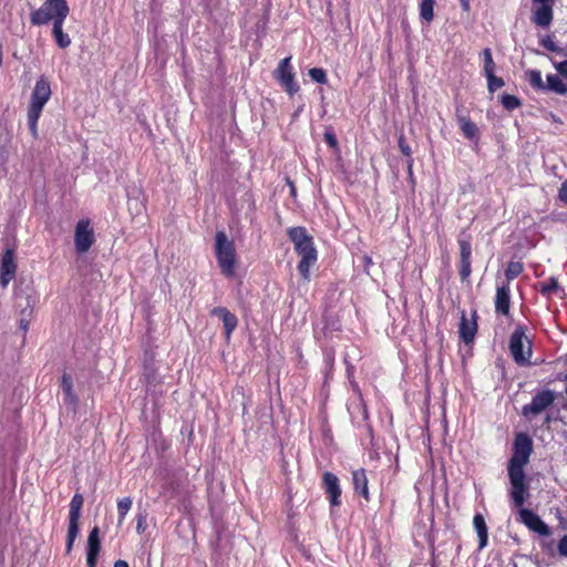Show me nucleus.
I'll use <instances>...</instances> for the list:
<instances>
[{
    "label": "nucleus",
    "instance_id": "nucleus-1",
    "mask_svg": "<svg viewBox=\"0 0 567 567\" xmlns=\"http://www.w3.org/2000/svg\"><path fill=\"white\" fill-rule=\"evenodd\" d=\"M532 450L533 444L529 436L523 433L517 434L514 442V453L508 464V477L511 499L518 507L524 504L528 496L524 466L529 461Z\"/></svg>",
    "mask_w": 567,
    "mask_h": 567
},
{
    "label": "nucleus",
    "instance_id": "nucleus-2",
    "mask_svg": "<svg viewBox=\"0 0 567 567\" xmlns=\"http://www.w3.org/2000/svg\"><path fill=\"white\" fill-rule=\"evenodd\" d=\"M50 96V83L44 78H40L34 85L28 111V124L33 137L38 136V120Z\"/></svg>",
    "mask_w": 567,
    "mask_h": 567
},
{
    "label": "nucleus",
    "instance_id": "nucleus-3",
    "mask_svg": "<svg viewBox=\"0 0 567 567\" xmlns=\"http://www.w3.org/2000/svg\"><path fill=\"white\" fill-rule=\"evenodd\" d=\"M215 255L223 275L233 277L236 270L235 245L223 230L215 236Z\"/></svg>",
    "mask_w": 567,
    "mask_h": 567
},
{
    "label": "nucleus",
    "instance_id": "nucleus-4",
    "mask_svg": "<svg viewBox=\"0 0 567 567\" xmlns=\"http://www.w3.org/2000/svg\"><path fill=\"white\" fill-rule=\"evenodd\" d=\"M70 12L65 0H45L43 4L31 13V23L34 25L47 24L49 21H64Z\"/></svg>",
    "mask_w": 567,
    "mask_h": 567
},
{
    "label": "nucleus",
    "instance_id": "nucleus-5",
    "mask_svg": "<svg viewBox=\"0 0 567 567\" xmlns=\"http://www.w3.org/2000/svg\"><path fill=\"white\" fill-rule=\"evenodd\" d=\"M508 349L518 365H526L532 359V341L524 327L517 326L509 337Z\"/></svg>",
    "mask_w": 567,
    "mask_h": 567
},
{
    "label": "nucleus",
    "instance_id": "nucleus-6",
    "mask_svg": "<svg viewBox=\"0 0 567 567\" xmlns=\"http://www.w3.org/2000/svg\"><path fill=\"white\" fill-rule=\"evenodd\" d=\"M83 496L81 494H75L70 503L69 528L66 538L68 553L71 551L73 543L79 535V519L81 517V508L83 506Z\"/></svg>",
    "mask_w": 567,
    "mask_h": 567
},
{
    "label": "nucleus",
    "instance_id": "nucleus-7",
    "mask_svg": "<svg viewBox=\"0 0 567 567\" xmlns=\"http://www.w3.org/2000/svg\"><path fill=\"white\" fill-rule=\"evenodd\" d=\"M291 58L282 59L275 70V78L289 95L299 91V85L295 81V73L291 66Z\"/></svg>",
    "mask_w": 567,
    "mask_h": 567
},
{
    "label": "nucleus",
    "instance_id": "nucleus-8",
    "mask_svg": "<svg viewBox=\"0 0 567 567\" xmlns=\"http://www.w3.org/2000/svg\"><path fill=\"white\" fill-rule=\"evenodd\" d=\"M74 243L76 251L80 254L86 252L94 243L93 229L90 227L87 219H81L75 226Z\"/></svg>",
    "mask_w": 567,
    "mask_h": 567
},
{
    "label": "nucleus",
    "instance_id": "nucleus-9",
    "mask_svg": "<svg viewBox=\"0 0 567 567\" xmlns=\"http://www.w3.org/2000/svg\"><path fill=\"white\" fill-rule=\"evenodd\" d=\"M300 256V262L298 265V270L301 274L302 278L306 281L310 280V267L315 265L317 261V250L312 245H308L307 247H301V249L296 250Z\"/></svg>",
    "mask_w": 567,
    "mask_h": 567
},
{
    "label": "nucleus",
    "instance_id": "nucleus-10",
    "mask_svg": "<svg viewBox=\"0 0 567 567\" xmlns=\"http://www.w3.org/2000/svg\"><path fill=\"white\" fill-rule=\"evenodd\" d=\"M322 485L326 494L329 497L331 506H339L341 501V487L339 478L331 472H324L322 476Z\"/></svg>",
    "mask_w": 567,
    "mask_h": 567
},
{
    "label": "nucleus",
    "instance_id": "nucleus-11",
    "mask_svg": "<svg viewBox=\"0 0 567 567\" xmlns=\"http://www.w3.org/2000/svg\"><path fill=\"white\" fill-rule=\"evenodd\" d=\"M16 271L17 264L14 260V251L12 249H7L1 259L0 285L2 287H7L14 278Z\"/></svg>",
    "mask_w": 567,
    "mask_h": 567
},
{
    "label": "nucleus",
    "instance_id": "nucleus-12",
    "mask_svg": "<svg viewBox=\"0 0 567 567\" xmlns=\"http://www.w3.org/2000/svg\"><path fill=\"white\" fill-rule=\"evenodd\" d=\"M519 519L524 523L530 530L542 535L548 536L550 534L548 526L532 511L522 508L519 511Z\"/></svg>",
    "mask_w": 567,
    "mask_h": 567
},
{
    "label": "nucleus",
    "instance_id": "nucleus-13",
    "mask_svg": "<svg viewBox=\"0 0 567 567\" xmlns=\"http://www.w3.org/2000/svg\"><path fill=\"white\" fill-rule=\"evenodd\" d=\"M477 331L476 312L473 311L471 317L467 318L466 313L462 311L461 322L458 328L460 338L464 343H471Z\"/></svg>",
    "mask_w": 567,
    "mask_h": 567
},
{
    "label": "nucleus",
    "instance_id": "nucleus-14",
    "mask_svg": "<svg viewBox=\"0 0 567 567\" xmlns=\"http://www.w3.org/2000/svg\"><path fill=\"white\" fill-rule=\"evenodd\" d=\"M555 395L551 391L546 390L536 394L530 404L524 406V414H538L554 402Z\"/></svg>",
    "mask_w": 567,
    "mask_h": 567
},
{
    "label": "nucleus",
    "instance_id": "nucleus-15",
    "mask_svg": "<svg viewBox=\"0 0 567 567\" xmlns=\"http://www.w3.org/2000/svg\"><path fill=\"white\" fill-rule=\"evenodd\" d=\"M460 255H461V265H460V276L462 280H466L471 275V244L465 239H460Z\"/></svg>",
    "mask_w": 567,
    "mask_h": 567
},
{
    "label": "nucleus",
    "instance_id": "nucleus-16",
    "mask_svg": "<svg viewBox=\"0 0 567 567\" xmlns=\"http://www.w3.org/2000/svg\"><path fill=\"white\" fill-rule=\"evenodd\" d=\"M101 545H100V538H99V528L94 527L87 537V556H86V564L87 567H95L96 566V558L100 553Z\"/></svg>",
    "mask_w": 567,
    "mask_h": 567
},
{
    "label": "nucleus",
    "instance_id": "nucleus-17",
    "mask_svg": "<svg viewBox=\"0 0 567 567\" xmlns=\"http://www.w3.org/2000/svg\"><path fill=\"white\" fill-rule=\"evenodd\" d=\"M213 316H217L223 320L226 338L229 339L236 329L238 320L228 309L217 307L212 310Z\"/></svg>",
    "mask_w": 567,
    "mask_h": 567
},
{
    "label": "nucleus",
    "instance_id": "nucleus-18",
    "mask_svg": "<svg viewBox=\"0 0 567 567\" xmlns=\"http://www.w3.org/2000/svg\"><path fill=\"white\" fill-rule=\"evenodd\" d=\"M352 484L355 493L361 495L367 502L370 501L368 477L365 470L359 468L352 472Z\"/></svg>",
    "mask_w": 567,
    "mask_h": 567
},
{
    "label": "nucleus",
    "instance_id": "nucleus-19",
    "mask_svg": "<svg viewBox=\"0 0 567 567\" xmlns=\"http://www.w3.org/2000/svg\"><path fill=\"white\" fill-rule=\"evenodd\" d=\"M553 19L550 3H534V22L539 27H548Z\"/></svg>",
    "mask_w": 567,
    "mask_h": 567
},
{
    "label": "nucleus",
    "instance_id": "nucleus-20",
    "mask_svg": "<svg viewBox=\"0 0 567 567\" xmlns=\"http://www.w3.org/2000/svg\"><path fill=\"white\" fill-rule=\"evenodd\" d=\"M288 236L290 240L293 243L295 249L299 250L301 247H307L308 245H312V237L307 233L303 227H293L288 230Z\"/></svg>",
    "mask_w": 567,
    "mask_h": 567
},
{
    "label": "nucleus",
    "instance_id": "nucleus-21",
    "mask_svg": "<svg viewBox=\"0 0 567 567\" xmlns=\"http://www.w3.org/2000/svg\"><path fill=\"white\" fill-rule=\"evenodd\" d=\"M61 389L63 392V402L66 405H71L73 408L78 404V396L73 391V380L72 377L68 373H64L61 378Z\"/></svg>",
    "mask_w": 567,
    "mask_h": 567
},
{
    "label": "nucleus",
    "instance_id": "nucleus-22",
    "mask_svg": "<svg viewBox=\"0 0 567 567\" xmlns=\"http://www.w3.org/2000/svg\"><path fill=\"white\" fill-rule=\"evenodd\" d=\"M484 72L488 81V91L494 93L496 86V76L494 74V61L493 53L489 48L485 49L484 52Z\"/></svg>",
    "mask_w": 567,
    "mask_h": 567
},
{
    "label": "nucleus",
    "instance_id": "nucleus-23",
    "mask_svg": "<svg viewBox=\"0 0 567 567\" xmlns=\"http://www.w3.org/2000/svg\"><path fill=\"white\" fill-rule=\"evenodd\" d=\"M473 523L480 540L478 548L482 549L487 544V526L483 515L476 514L474 516Z\"/></svg>",
    "mask_w": 567,
    "mask_h": 567
},
{
    "label": "nucleus",
    "instance_id": "nucleus-24",
    "mask_svg": "<svg viewBox=\"0 0 567 567\" xmlns=\"http://www.w3.org/2000/svg\"><path fill=\"white\" fill-rule=\"evenodd\" d=\"M63 23H64V21H55L53 23V29H52V34L55 39V42H56L58 47L61 49H65L71 44L70 37L66 33H64L62 30Z\"/></svg>",
    "mask_w": 567,
    "mask_h": 567
},
{
    "label": "nucleus",
    "instance_id": "nucleus-25",
    "mask_svg": "<svg viewBox=\"0 0 567 567\" xmlns=\"http://www.w3.org/2000/svg\"><path fill=\"white\" fill-rule=\"evenodd\" d=\"M33 315V303L30 300V297L27 298V305L20 311L19 327L20 329L27 333L29 329V324L32 320Z\"/></svg>",
    "mask_w": 567,
    "mask_h": 567
},
{
    "label": "nucleus",
    "instance_id": "nucleus-26",
    "mask_svg": "<svg viewBox=\"0 0 567 567\" xmlns=\"http://www.w3.org/2000/svg\"><path fill=\"white\" fill-rule=\"evenodd\" d=\"M545 90L553 91L557 94H565L567 92V85L556 74H549L546 79Z\"/></svg>",
    "mask_w": 567,
    "mask_h": 567
},
{
    "label": "nucleus",
    "instance_id": "nucleus-27",
    "mask_svg": "<svg viewBox=\"0 0 567 567\" xmlns=\"http://www.w3.org/2000/svg\"><path fill=\"white\" fill-rule=\"evenodd\" d=\"M458 123L463 134L467 138H474L476 136L477 127L471 120L465 116H460Z\"/></svg>",
    "mask_w": 567,
    "mask_h": 567
},
{
    "label": "nucleus",
    "instance_id": "nucleus-28",
    "mask_svg": "<svg viewBox=\"0 0 567 567\" xmlns=\"http://www.w3.org/2000/svg\"><path fill=\"white\" fill-rule=\"evenodd\" d=\"M435 0H422L420 6V16L426 22H431L434 17Z\"/></svg>",
    "mask_w": 567,
    "mask_h": 567
},
{
    "label": "nucleus",
    "instance_id": "nucleus-29",
    "mask_svg": "<svg viewBox=\"0 0 567 567\" xmlns=\"http://www.w3.org/2000/svg\"><path fill=\"white\" fill-rule=\"evenodd\" d=\"M132 499L130 497H124L117 501V512H118V520L117 524L122 525L126 514L130 512L132 507Z\"/></svg>",
    "mask_w": 567,
    "mask_h": 567
},
{
    "label": "nucleus",
    "instance_id": "nucleus-30",
    "mask_svg": "<svg viewBox=\"0 0 567 567\" xmlns=\"http://www.w3.org/2000/svg\"><path fill=\"white\" fill-rule=\"evenodd\" d=\"M527 79L532 86L538 90H545L546 81L543 80L542 72L538 70H530L527 72Z\"/></svg>",
    "mask_w": 567,
    "mask_h": 567
},
{
    "label": "nucleus",
    "instance_id": "nucleus-31",
    "mask_svg": "<svg viewBox=\"0 0 567 567\" xmlns=\"http://www.w3.org/2000/svg\"><path fill=\"white\" fill-rule=\"evenodd\" d=\"M509 297L505 288L498 289V313L504 316L508 315Z\"/></svg>",
    "mask_w": 567,
    "mask_h": 567
},
{
    "label": "nucleus",
    "instance_id": "nucleus-32",
    "mask_svg": "<svg viewBox=\"0 0 567 567\" xmlns=\"http://www.w3.org/2000/svg\"><path fill=\"white\" fill-rule=\"evenodd\" d=\"M558 289H559V286L555 278H550V279L539 284V291L543 295L550 296L551 293L557 292Z\"/></svg>",
    "mask_w": 567,
    "mask_h": 567
},
{
    "label": "nucleus",
    "instance_id": "nucleus-33",
    "mask_svg": "<svg viewBox=\"0 0 567 567\" xmlns=\"http://www.w3.org/2000/svg\"><path fill=\"white\" fill-rule=\"evenodd\" d=\"M308 74L311 80L317 83L324 84L328 81L326 71L321 68H312L309 70Z\"/></svg>",
    "mask_w": 567,
    "mask_h": 567
},
{
    "label": "nucleus",
    "instance_id": "nucleus-34",
    "mask_svg": "<svg viewBox=\"0 0 567 567\" xmlns=\"http://www.w3.org/2000/svg\"><path fill=\"white\" fill-rule=\"evenodd\" d=\"M523 271V266L518 261L509 262L506 269V277L508 279L516 278Z\"/></svg>",
    "mask_w": 567,
    "mask_h": 567
},
{
    "label": "nucleus",
    "instance_id": "nucleus-35",
    "mask_svg": "<svg viewBox=\"0 0 567 567\" xmlns=\"http://www.w3.org/2000/svg\"><path fill=\"white\" fill-rule=\"evenodd\" d=\"M399 148H400V151L402 152V154L404 156L409 157V167L411 168V166H412V158H411L412 152H411V148H410L409 144L406 143L405 138L402 135L399 138Z\"/></svg>",
    "mask_w": 567,
    "mask_h": 567
},
{
    "label": "nucleus",
    "instance_id": "nucleus-36",
    "mask_svg": "<svg viewBox=\"0 0 567 567\" xmlns=\"http://www.w3.org/2000/svg\"><path fill=\"white\" fill-rule=\"evenodd\" d=\"M502 102L503 105L509 111L519 106V101L514 95H504Z\"/></svg>",
    "mask_w": 567,
    "mask_h": 567
},
{
    "label": "nucleus",
    "instance_id": "nucleus-37",
    "mask_svg": "<svg viewBox=\"0 0 567 567\" xmlns=\"http://www.w3.org/2000/svg\"><path fill=\"white\" fill-rule=\"evenodd\" d=\"M324 141L330 147H332V148L338 147V140H337L336 134L332 131H326Z\"/></svg>",
    "mask_w": 567,
    "mask_h": 567
},
{
    "label": "nucleus",
    "instance_id": "nucleus-38",
    "mask_svg": "<svg viewBox=\"0 0 567 567\" xmlns=\"http://www.w3.org/2000/svg\"><path fill=\"white\" fill-rule=\"evenodd\" d=\"M558 551L561 556H566L567 557V535H565L559 544H558Z\"/></svg>",
    "mask_w": 567,
    "mask_h": 567
},
{
    "label": "nucleus",
    "instance_id": "nucleus-39",
    "mask_svg": "<svg viewBox=\"0 0 567 567\" xmlns=\"http://www.w3.org/2000/svg\"><path fill=\"white\" fill-rule=\"evenodd\" d=\"M555 68L561 75L567 76V61L557 63Z\"/></svg>",
    "mask_w": 567,
    "mask_h": 567
},
{
    "label": "nucleus",
    "instance_id": "nucleus-40",
    "mask_svg": "<svg viewBox=\"0 0 567 567\" xmlns=\"http://www.w3.org/2000/svg\"><path fill=\"white\" fill-rule=\"evenodd\" d=\"M559 197L563 202L567 203V181L560 187Z\"/></svg>",
    "mask_w": 567,
    "mask_h": 567
},
{
    "label": "nucleus",
    "instance_id": "nucleus-41",
    "mask_svg": "<svg viewBox=\"0 0 567 567\" xmlns=\"http://www.w3.org/2000/svg\"><path fill=\"white\" fill-rule=\"evenodd\" d=\"M460 2L464 11L470 10V0H460Z\"/></svg>",
    "mask_w": 567,
    "mask_h": 567
},
{
    "label": "nucleus",
    "instance_id": "nucleus-42",
    "mask_svg": "<svg viewBox=\"0 0 567 567\" xmlns=\"http://www.w3.org/2000/svg\"><path fill=\"white\" fill-rule=\"evenodd\" d=\"M143 524H144V517L141 516L137 520V527H136L138 532L144 529Z\"/></svg>",
    "mask_w": 567,
    "mask_h": 567
},
{
    "label": "nucleus",
    "instance_id": "nucleus-43",
    "mask_svg": "<svg viewBox=\"0 0 567 567\" xmlns=\"http://www.w3.org/2000/svg\"><path fill=\"white\" fill-rule=\"evenodd\" d=\"M114 567H128V564L124 560H116Z\"/></svg>",
    "mask_w": 567,
    "mask_h": 567
},
{
    "label": "nucleus",
    "instance_id": "nucleus-44",
    "mask_svg": "<svg viewBox=\"0 0 567 567\" xmlns=\"http://www.w3.org/2000/svg\"><path fill=\"white\" fill-rule=\"evenodd\" d=\"M553 0H534V3H550Z\"/></svg>",
    "mask_w": 567,
    "mask_h": 567
},
{
    "label": "nucleus",
    "instance_id": "nucleus-45",
    "mask_svg": "<svg viewBox=\"0 0 567 567\" xmlns=\"http://www.w3.org/2000/svg\"><path fill=\"white\" fill-rule=\"evenodd\" d=\"M497 85H498V87H501L502 85H504V83H503V81H502L501 79H498Z\"/></svg>",
    "mask_w": 567,
    "mask_h": 567
},
{
    "label": "nucleus",
    "instance_id": "nucleus-46",
    "mask_svg": "<svg viewBox=\"0 0 567 567\" xmlns=\"http://www.w3.org/2000/svg\"><path fill=\"white\" fill-rule=\"evenodd\" d=\"M547 48L554 50V47L551 44H548Z\"/></svg>",
    "mask_w": 567,
    "mask_h": 567
},
{
    "label": "nucleus",
    "instance_id": "nucleus-47",
    "mask_svg": "<svg viewBox=\"0 0 567 567\" xmlns=\"http://www.w3.org/2000/svg\"><path fill=\"white\" fill-rule=\"evenodd\" d=\"M566 394H567V386H566Z\"/></svg>",
    "mask_w": 567,
    "mask_h": 567
}]
</instances>
